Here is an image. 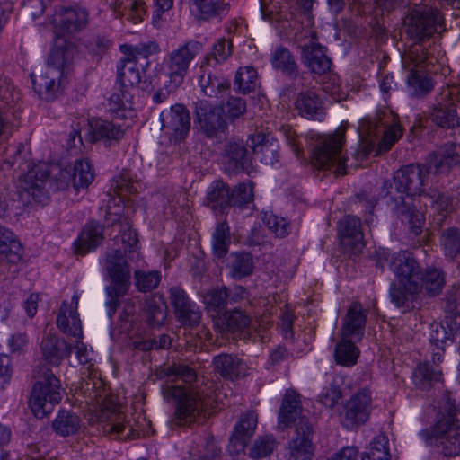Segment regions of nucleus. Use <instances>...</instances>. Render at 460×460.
Wrapping results in <instances>:
<instances>
[{
    "instance_id": "obj_47",
    "label": "nucleus",
    "mask_w": 460,
    "mask_h": 460,
    "mask_svg": "<svg viewBox=\"0 0 460 460\" xmlns=\"http://www.w3.org/2000/svg\"><path fill=\"white\" fill-rule=\"evenodd\" d=\"M228 267L230 276L239 280L252 274L254 263L249 252H234L230 256Z\"/></svg>"
},
{
    "instance_id": "obj_35",
    "label": "nucleus",
    "mask_w": 460,
    "mask_h": 460,
    "mask_svg": "<svg viewBox=\"0 0 460 460\" xmlns=\"http://www.w3.org/2000/svg\"><path fill=\"white\" fill-rule=\"evenodd\" d=\"M295 108L302 117L309 119L323 120L325 115L322 100L311 90L298 93Z\"/></svg>"
},
{
    "instance_id": "obj_18",
    "label": "nucleus",
    "mask_w": 460,
    "mask_h": 460,
    "mask_svg": "<svg viewBox=\"0 0 460 460\" xmlns=\"http://www.w3.org/2000/svg\"><path fill=\"white\" fill-rule=\"evenodd\" d=\"M222 163L229 173H250L252 169V155L243 141H229L225 145Z\"/></svg>"
},
{
    "instance_id": "obj_62",
    "label": "nucleus",
    "mask_w": 460,
    "mask_h": 460,
    "mask_svg": "<svg viewBox=\"0 0 460 460\" xmlns=\"http://www.w3.org/2000/svg\"><path fill=\"white\" fill-rule=\"evenodd\" d=\"M192 2L199 13L200 18L204 20L220 16L226 9V4L223 0H192Z\"/></svg>"
},
{
    "instance_id": "obj_7",
    "label": "nucleus",
    "mask_w": 460,
    "mask_h": 460,
    "mask_svg": "<svg viewBox=\"0 0 460 460\" xmlns=\"http://www.w3.org/2000/svg\"><path fill=\"white\" fill-rule=\"evenodd\" d=\"M345 128H338L333 134L319 137L311 157L312 164L319 169L333 170L336 174L346 173L347 158L343 154Z\"/></svg>"
},
{
    "instance_id": "obj_32",
    "label": "nucleus",
    "mask_w": 460,
    "mask_h": 460,
    "mask_svg": "<svg viewBox=\"0 0 460 460\" xmlns=\"http://www.w3.org/2000/svg\"><path fill=\"white\" fill-rule=\"evenodd\" d=\"M61 76L62 73L59 70L48 67H46L45 72L31 75L34 91L41 99L46 101L54 100L59 89V79Z\"/></svg>"
},
{
    "instance_id": "obj_49",
    "label": "nucleus",
    "mask_w": 460,
    "mask_h": 460,
    "mask_svg": "<svg viewBox=\"0 0 460 460\" xmlns=\"http://www.w3.org/2000/svg\"><path fill=\"white\" fill-rule=\"evenodd\" d=\"M160 377L167 378L171 382L181 380L191 384L197 379L195 369L184 363H172L161 367Z\"/></svg>"
},
{
    "instance_id": "obj_30",
    "label": "nucleus",
    "mask_w": 460,
    "mask_h": 460,
    "mask_svg": "<svg viewBox=\"0 0 460 460\" xmlns=\"http://www.w3.org/2000/svg\"><path fill=\"white\" fill-rule=\"evenodd\" d=\"M75 54L76 49L72 42L57 37L47 61V67L59 70L63 75L65 69L72 64Z\"/></svg>"
},
{
    "instance_id": "obj_45",
    "label": "nucleus",
    "mask_w": 460,
    "mask_h": 460,
    "mask_svg": "<svg viewBox=\"0 0 460 460\" xmlns=\"http://www.w3.org/2000/svg\"><path fill=\"white\" fill-rule=\"evenodd\" d=\"M90 128L93 141L105 139L118 142L124 137V131L120 126L111 121L98 119L91 122Z\"/></svg>"
},
{
    "instance_id": "obj_38",
    "label": "nucleus",
    "mask_w": 460,
    "mask_h": 460,
    "mask_svg": "<svg viewBox=\"0 0 460 460\" xmlns=\"http://www.w3.org/2000/svg\"><path fill=\"white\" fill-rule=\"evenodd\" d=\"M446 284L444 272L437 268H427L420 270V278L417 280L419 288L416 296L424 291L429 296H438Z\"/></svg>"
},
{
    "instance_id": "obj_34",
    "label": "nucleus",
    "mask_w": 460,
    "mask_h": 460,
    "mask_svg": "<svg viewBox=\"0 0 460 460\" xmlns=\"http://www.w3.org/2000/svg\"><path fill=\"white\" fill-rule=\"evenodd\" d=\"M366 322L367 312L361 304L353 302L343 319L341 335L360 340L364 333Z\"/></svg>"
},
{
    "instance_id": "obj_50",
    "label": "nucleus",
    "mask_w": 460,
    "mask_h": 460,
    "mask_svg": "<svg viewBox=\"0 0 460 460\" xmlns=\"http://www.w3.org/2000/svg\"><path fill=\"white\" fill-rule=\"evenodd\" d=\"M230 243L231 234L228 223L226 221L217 223L212 234L213 254L219 259L225 257L228 252Z\"/></svg>"
},
{
    "instance_id": "obj_39",
    "label": "nucleus",
    "mask_w": 460,
    "mask_h": 460,
    "mask_svg": "<svg viewBox=\"0 0 460 460\" xmlns=\"http://www.w3.org/2000/svg\"><path fill=\"white\" fill-rule=\"evenodd\" d=\"M103 239L102 226L95 222L88 223L77 241L75 243V252L76 254L84 255L88 252L95 249Z\"/></svg>"
},
{
    "instance_id": "obj_57",
    "label": "nucleus",
    "mask_w": 460,
    "mask_h": 460,
    "mask_svg": "<svg viewBox=\"0 0 460 460\" xmlns=\"http://www.w3.org/2000/svg\"><path fill=\"white\" fill-rule=\"evenodd\" d=\"M440 243L445 254L451 259L460 257V230L450 227L441 233Z\"/></svg>"
},
{
    "instance_id": "obj_16",
    "label": "nucleus",
    "mask_w": 460,
    "mask_h": 460,
    "mask_svg": "<svg viewBox=\"0 0 460 460\" xmlns=\"http://www.w3.org/2000/svg\"><path fill=\"white\" fill-rule=\"evenodd\" d=\"M19 167L22 171L25 168L29 169L25 174L20 176V189L31 196L35 201L43 202L47 198L44 185L49 176V165L39 163L30 168V164L20 163Z\"/></svg>"
},
{
    "instance_id": "obj_42",
    "label": "nucleus",
    "mask_w": 460,
    "mask_h": 460,
    "mask_svg": "<svg viewBox=\"0 0 460 460\" xmlns=\"http://www.w3.org/2000/svg\"><path fill=\"white\" fill-rule=\"evenodd\" d=\"M121 66L118 68V83L121 88L129 89L141 82V72L136 60L129 57L121 59Z\"/></svg>"
},
{
    "instance_id": "obj_25",
    "label": "nucleus",
    "mask_w": 460,
    "mask_h": 460,
    "mask_svg": "<svg viewBox=\"0 0 460 460\" xmlns=\"http://www.w3.org/2000/svg\"><path fill=\"white\" fill-rule=\"evenodd\" d=\"M446 324L433 323L430 324L429 341L434 349H432V360L441 362L445 347L453 342L455 333L460 329L456 327L455 321L447 315Z\"/></svg>"
},
{
    "instance_id": "obj_52",
    "label": "nucleus",
    "mask_w": 460,
    "mask_h": 460,
    "mask_svg": "<svg viewBox=\"0 0 460 460\" xmlns=\"http://www.w3.org/2000/svg\"><path fill=\"white\" fill-rule=\"evenodd\" d=\"M232 53V42L225 38H221L213 45L211 51L204 57L200 63L201 67L205 66L215 67L226 62Z\"/></svg>"
},
{
    "instance_id": "obj_28",
    "label": "nucleus",
    "mask_w": 460,
    "mask_h": 460,
    "mask_svg": "<svg viewBox=\"0 0 460 460\" xmlns=\"http://www.w3.org/2000/svg\"><path fill=\"white\" fill-rule=\"evenodd\" d=\"M433 63V57L421 65H409L403 67L410 71L407 77L408 87L410 93L415 97H420L430 93L434 87L432 78L425 73L422 69L428 67Z\"/></svg>"
},
{
    "instance_id": "obj_12",
    "label": "nucleus",
    "mask_w": 460,
    "mask_h": 460,
    "mask_svg": "<svg viewBox=\"0 0 460 460\" xmlns=\"http://www.w3.org/2000/svg\"><path fill=\"white\" fill-rule=\"evenodd\" d=\"M162 130L168 136L171 142L181 143L188 136L190 128L189 110L182 104H174L164 110L160 114Z\"/></svg>"
},
{
    "instance_id": "obj_1",
    "label": "nucleus",
    "mask_w": 460,
    "mask_h": 460,
    "mask_svg": "<svg viewBox=\"0 0 460 460\" xmlns=\"http://www.w3.org/2000/svg\"><path fill=\"white\" fill-rule=\"evenodd\" d=\"M441 22L440 13L431 6H418L411 11L404 28L406 39L411 41L402 56L404 66H423L433 57L430 49L435 43L434 34Z\"/></svg>"
},
{
    "instance_id": "obj_64",
    "label": "nucleus",
    "mask_w": 460,
    "mask_h": 460,
    "mask_svg": "<svg viewBox=\"0 0 460 460\" xmlns=\"http://www.w3.org/2000/svg\"><path fill=\"white\" fill-rule=\"evenodd\" d=\"M257 71L252 66H244L238 69L234 78V87L243 93H250L255 88Z\"/></svg>"
},
{
    "instance_id": "obj_63",
    "label": "nucleus",
    "mask_w": 460,
    "mask_h": 460,
    "mask_svg": "<svg viewBox=\"0 0 460 460\" xmlns=\"http://www.w3.org/2000/svg\"><path fill=\"white\" fill-rule=\"evenodd\" d=\"M445 311L455 321L456 327L460 328V286L454 285L444 297Z\"/></svg>"
},
{
    "instance_id": "obj_51",
    "label": "nucleus",
    "mask_w": 460,
    "mask_h": 460,
    "mask_svg": "<svg viewBox=\"0 0 460 460\" xmlns=\"http://www.w3.org/2000/svg\"><path fill=\"white\" fill-rule=\"evenodd\" d=\"M213 364L217 372L229 379L238 377L243 366V362L236 356L230 354H221L215 357Z\"/></svg>"
},
{
    "instance_id": "obj_8",
    "label": "nucleus",
    "mask_w": 460,
    "mask_h": 460,
    "mask_svg": "<svg viewBox=\"0 0 460 460\" xmlns=\"http://www.w3.org/2000/svg\"><path fill=\"white\" fill-rule=\"evenodd\" d=\"M105 270L109 274L111 283L106 288L108 299V315L113 316L120 305V298L128 291L130 287V268L124 258L122 252L114 249L107 253Z\"/></svg>"
},
{
    "instance_id": "obj_60",
    "label": "nucleus",
    "mask_w": 460,
    "mask_h": 460,
    "mask_svg": "<svg viewBox=\"0 0 460 460\" xmlns=\"http://www.w3.org/2000/svg\"><path fill=\"white\" fill-rule=\"evenodd\" d=\"M203 302L208 311L219 314L228 304L227 288L217 287L209 289L203 296Z\"/></svg>"
},
{
    "instance_id": "obj_17",
    "label": "nucleus",
    "mask_w": 460,
    "mask_h": 460,
    "mask_svg": "<svg viewBox=\"0 0 460 460\" xmlns=\"http://www.w3.org/2000/svg\"><path fill=\"white\" fill-rule=\"evenodd\" d=\"M429 172L432 170L427 164H410L398 170L395 174L394 188H400L405 191L406 196L413 197L423 195V187Z\"/></svg>"
},
{
    "instance_id": "obj_29",
    "label": "nucleus",
    "mask_w": 460,
    "mask_h": 460,
    "mask_svg": "<svg viewBox=\"0 0 460 460\" xmlns=\"http://www.w3.org/2000/svg\"><path fill=\"white\" fill-rule=\"evenodd\" d=\"M199 84L205 95L209 98L223 99L230 89V83L223 76H218L212 66H199Z\"/></svg>"
},
{
    "instance_id": "obj_2",
    "label": "nucleus",
    "mask_w": 460,
    "mask_h": 460,
    "mask_svg": "<svg viewBox=\"0 0 460 460\" xmlns=\"http://www.w3.org/2000/svg\"><path fill=\"white\" fill-rule=\"evenodd\" d=\"M388 265L397 278V281L390 285L391 302L403 311L411 310L419 288L417 280L420 278L421 267L416 258L406 251L393 253Z\"/></svg>"
},
{
    "instance_id": "obj_15",
    "label": "nucleus",
    "mask_w": 460,
    "mask_h": 460,
    "mask_svg": "<svg viewBox=\"0 0 460 460\" xmlns=\"http://www.w3.org/2000/svg\"><path fill=\"white\" fill-rule=\"evenodd\" d=\"M88 21V13L81 7L60 8L52 16L50 22L53 25L57 37L73 35L84 29Z\"/></svg>"
},
{
    "instance_id": "obj_23",
    "label": "nucleus",
    "mask_w": 460,
    "mask_h": 460,
    "mask_svg": "<svg viewBox=\"0 0 460 460\" xmlns=\"http://www.w3.org/2000/svg\"><path fill=\"white\" fill-rule=\"evenodd\" d=\"M370 401L371 396L367 390L354 394L345 405L343 425L348 429H353L365 423L370 412Z\"/></svg>"
},
{
    "instance_id": "obj_43",
    "label": "nucleus",
    "mask_w": 460,
    "mask_h": 460,
    "mask_svg": "<svg viewBox=\"0 0 460 460\" xmlns=\"http://www.w3.org/2000/svg\"><path fill=\"white\" fill-rule=\"evenodd\" d=\"M301 409L299 395L294 390H288L283 398L279 414V425L283 428L295 421Z\"/></svg>"
},
{
    "instance_id": "obj_24",
    "label": "nucleus",
    "mask_w": 460,
    "mask_h": 460,
    "mask_svg": "<svg viewBox=\"0 0 460 460\" xmlns=\"http://www.w3.org/2000/svg\"><path fill=\"white\" fill-rule=\"evenodd\" d=\"M460 164V144L446 143L431 153L427 164L433 173H446L452 166Z\"/></svg>"
},
{
    "instance_id": "obj_22",
    "label": "nucleus",
    "mask_w": 460,
    "mask_h": 460,
    "mask_svg": "<svg viewBox=\"0 0 460 460\" xmlns=\"http://www.w3.org/2000/svg\"><path fill=\"white\" fill-rule=\"evenodd\" d=\"M451 94L449 89L444 90L430 112L431 120L441 128L460 127V116L457 113L456 105L451 99Z\"/></svg>"
},
{
    "instance_id": "obj_11",
    "label": "nucleus",
    "mask_w": 460,
    "mask_h": 460,
    "mask_svg": "<svg viewBox=\"0 0 460 460\" xmlns=\"http://www.w3.org/2000/svg\"><path fill=\"white\" fill-rule=\"evenodd\" d=\"M295 42L301 49L302 63L312 73L325 75L331 71L332 60L326 54V48L316 42V34L312 29L296 32Z\"/></svg>"
},
{
    "instance_id": "obj_20",
    "label": "nucleus",
    "mask_w": 460,
    "mask_h": 460,
    "mask_svg": "<svg viewBox=\"0 0 460 460\" xmlns=\"http://www.w3.org/2000/svg\"><path fill=\"white\" fill-rule=\"evenodd\" d=\"M196 119L201 130L208 137H214L226 128V122L222 110L213 106L207 101H199L195 103Z\"/></svg>"
},
{
    "instance_id": "obj_19",
    "label": "nucleus",
    "mask_w": 460,
    "mask_h": 460,
    "mask_svg": "<svg viewBox=\"0 0 460 460\" xmlns=\"http://www.w3.org/2000/svg\"><path fill=\"white\" fill-rule=\"evenodd\" d=\"M313 430L308 420L300 418L296 428V434L288 444V460H313Z\"/></svg>"
},
{
    "instance_id": "obj_21",
    "label": "nucleus",
    "mask_w": 460,
    "mask_h": 460,
    "mask_svg": "<svg viewBox=\"0 0 460 460\" xmlns=\"http://www.w3.org/2000/svg\"><path fill=\"white\" fill-rule=\"evenodd\" d=\"M78 302L79 296L77 293L74 294L70 304L63 301L58 309L56 323L58 330L66 336L81 340L83 338V330L77 313Z\"/></svg>"
},
{
    "instance_id": "obj_14",
    "label": "nucleus",
    "mask_w": 460,
    "mask_h": 460,
    "mask_svg": "<svg viewBox=\"0 0 460 460\" xmlns=\"http://www.w3.org/2000/svg\"><path fill=\"white\" fill-rule=\"evenodd\" d=\"M341 248L344 253L358 255L365 247L361 220L356 216H344L338 225Z\"/></svg>"
},
{
    "instance_id": "obj_3",
    "label": "nucleus",
    "mask_w": 460,
    "mask_h": 460,
    "mask_svg": "<svg viewBox=\"0 0 460 460\" xmlns=\"http://www.w3.org/2000/svg\"><path fill=\"white\" fill-rule=\"evenodd\" d=\"M438 420L432 429V438L445 456L460 455V405L450 394L439 402Z\"/></svg>"
},
{
    "instance_id": "obj_4",
    "label": "nucleus",
    "mask_w": 460,
    "mask_h": 460,
    "mask_svg": "<svg viewBox=\"0 0 460 460\" xmlns=\"http://www.w3.org/2000/svg\"><path fill=\"white\" fill-rule=\"evenodd\" d=\"M163 395L175 402V411L170 421L172 428L192 424L210 402L204 389L197 385H166L163 387Z\"/></svg>"
},
{
    "instance_id": "obj_48",
    "label": "nucleus",
    "mask_w": 460,
    "mask_h": 460,
    "mask_svg": "<svg viewBox=\"0 0 460 460\" xmlns=\"http://www.w3.org/2000/svg\"><path fill=\"white\" fill-rule=\"evenodd\" d=\"M57 434L66 437L77 433L81 428L79 416L72 411L62 410L52 422Z\"/></svg>"
},
{
    "instance_id": "obj_59",
    "label": "nucleus",
    "mask_w": 460,
    "mask_h": 460,
    "mask_svg": "<svg viewBox=\"0 0 460 460\" xmlns=\"http://www.w3.org/2000/svg\"><path fill=\"white\" fill-rule=\"evenodd\" d=\"M119 7L121 15L135 24L140 22L146 13V3L142 0H119Z\"/></svg>"
},
{
    "instance_id": "obj_46",
    "label": "nucleus",
    "mask_w": 460,
    "mask_h": 460,
    "mask_svg": "<svg viewBox=\"0 0 460 460\" xmlns=\"http://www.w3.org/2000/svg\"><path fill=\"white\" fill-rule=\"evenodd\" d=\"M136 320L137 315L135 304L131 300H128L124 303L123 310L118 322L111 330V338L116 339L119 335L123 333L130 335Z\"/></svg>"
},
{
    "instance_id": "obj_37",
    "label": "nucleus",
    "mask_w": 460,
    "mask_h": 460,
    "mask_svg": "<svg viewBox=\"0 0 460 460\" xmlns=\"http://www.w3.org/2000/svg\"><path fill=\"white\" fill-rule=\"evenodd\" d=\"M439 361L437 358L432 364L429 361H425L419 364L412 373V380L415 386L420 390H429L437 382H439L442 377V371L438 367Z\"/></svg>"
},
{
    "instance_id": "obj_26",
    "label": "nucleus",
    "mask_w": 460,
    "mask_h": 460,
    "mask_svg": "<svg viewBox=\"0 0 460 460\" xmlns=\"http://www.w3.org/2000/svg\"><path fill=\"white\" fill-rule=\"evenodd\" d=\"M248 141L252 153L261 163L273 165L279 161V146L270 134L256 132L250 135Z\"/></svg>"
},
{
    "instance_id": "obj_58",
    "label": "nucleus",
    "mask_w": 460,
    "mask_h": 460,
    "mask_svg": "<svg viewBox=\"0 0 460 460\" xmlns=\"http://www.w3.org/2000/svg\"><path fill=\"white\" fill-rule=\"evenodd\" d=\"M131 94L128 89L119 87H115L113 93L107 100V107L109 111L117 115L118 117H125L124 111L128 108L127 105L129 104V99Z\"/></svg>"
},
{
    "instance_id": "obj_61",
    "label": "nucleus",
    "mask_w": 460,
    "mask_h": 460,
    "mask_svg": "<svg viewBox=\"0 0 460 460\" xmlns=\"http://www.w3.org/2000/svg\"><path fill=\"white\" fill-rule=\"evenodd\" d=\"M122 49L128 57L136 60L137 62L142 58L145 61V66L148 65L147 58L153 54H156L160 51L159 45L155 41H147L140 43L135 47L132 46H122Z\"/></svg>"
},
{
    "instance_id": "obj_44",
    "label": "nucleus",
    "mask_w": 460,
    "mask_h": 460,
    "mask_svg": "<svg viewBox=\"0 0 460 460\" xmlns=\"http://www.w3.org/2000/svg\"><path fill=\"white\" fill-rule=\"evenodd\" d=\"M257 426V415L254 411H247L242 415L232 435V440L243 448L253 435Z\"/></svg>"
},
{
    "instance_id": "obj_33",
    "label": "nucleus",
    "mask_w": 460,
    "mask_h": 460,
    "mask_svg": "<svg viewBox=\"0 0 460 460\" xmlns=\"http://www.w3.org/2000/svg\"><path fill=\"white\" fill-rule=\"evenodd\" d=\"M60 177L64 181L62 187L67 186L69 181L75 190L87 188L94 179L93 171L90 162L86 159L75 161L72 169L61 171Z\"/></svg>"
},
{
    "instance_id": "obj_9",
    "label": "nucleus",
    "mask_w": 460,
    "mask_h": 460,
    "mask_svg": "<svg viewBox=\"0 0 460 460\" xmlns=\"http://www.w3.org/2000/svg\"><path fill=\"white\" fill-rule=\"evenodd\" d=\"M202 49V42L189 40L166 55L163 70L172 89H177L183 83L191 63Z\"/></svg>"
},
{
    "instance_id": "obj_31",
    "label": "nucleus",
    "mask_w": 460,
    "mask_h": 460,
    "mask_svg": "<svg viewBox=\"0 0 460 460\" xmlns=\"http://www.w3.org/2000/svg\"><path fill=\"white\" fill-rule=\"evenodd\" d=\"M106 221L111 226V231L114 234V239L120 240L124 246L125 253L134 252V248L137 244V234L131 229V222L128 217L120 216L118 214L111 215L108 213Z\"/></svg>"
},
{
    "instance_id": "obj_5",
    "label": "nucleus",
    "mask_w": 460,
    "mask_h": 460,
    "mask_svg": "<svg viewBox=\"0 0 460 460\" xmlns=\"http://www.w3.org/2000/svg\"><path fill=\"white\" fill-rule=\"evenodd\" d=\"M358 133L368 146L381 137L378 147L385 152L402 137V129L394 112L384 108L377 110L373 117L364 118L359 122Z\"/></svg>"
},
{
    "instance_id": "obj_56",
    "label": "nucleus",
    "mask_w": 460,
    "mask_h": 460,
    "mask_svg": "<svg viewBox=\"0 0 460 460\" xmlns=\"http://www.w3.org/2000/svg\"><path fill=\"white\" fill-rule=\"evenodd\" d=\"M277 447V441L273 435L258 437L249 449V456L254 460H260L271 455Z\"/></svg>"
},
{
    "instance_id": "obj_55",
    "label": "nucleus",
    "mask_w": 460,
    "mask_h": 460,
    "mask_svg": "<svg viewBox=\"0 0 460 460\" xmlns=\"http://www.w3.org/2000/svg\"><path fill=\"white\" fill-rule=\"evenodd\" d=\"M391 457L389 439L384 434L376 436L362 455V460H391Z\"/></svg>"
},
{
    "instance_id": "obj_6",
    "label": "nucleus",
    "mask_w": 460,
    "mask_h": 460,
    "mask_svg": "<svg viewBox=\"0 0 460 460\" xmlns=\"http://www.w3.org/2000/svg\"><path fill=\"white\" fill-rule=\"evenodd\" d=\"M37 379L31 394L30 404L35 416L43 418L50 413L62 399L59 379L46 366L34 370Z\"/></svg>"
},
{
    "instance_id": "obj_13",
    "label": "nucleus",
    "mask_w": 460,
    "mask_h": 460,
    "mask_svg": "<svg viewBox=\"0 0 460 460\" xmlns=\"http://www.w3.org/2000/svg\"><path fill=\"white\" fill-rule=\"evenodd\" d=\"M169 300L176 320L182 326L195 328L199 325L202 318L199 306L188 296L182 288L179 287L171 288Z\"/></svg>"
},
{
    "instance_id": "obj_40",
    "label": "nucleus",
    "mask_w": 460,
    "mask_h": 460,
    "mask_svg": "<svg viewBox=\"0 0 460 460\" xmlns=\"http://www.w3.org/2000/svg\"><path fill=\"white\" fill-rule=\"evenodd\" d=\"M22 259V245L13 233L0 226V260L16 263Z\"/></svg>"
},
{
    "instance_id": "obj_54",
    "label": "nucleus",
    "mask_w": 460,
    "mask_h": 460,
    "mask_svg": "<svg viewBox=\"0 0 460 460\" xmlns=\"http://www.w3.org/2000/svg\"><path fill=\"white\" fill-rule=\"evenodd\" d=\"M272 66L289 77L298 75V67L291 52L284 47L278 48L271 57Z\"/></svg>"
},
{
    "instance_id": "obj_41",
    "label": "nucleus",
    "mask_w": 460,
    "mask_h": 460,
    "mask_svg": "<svg viewBox=\"0 0 460 460\" xmlns=\"http://www.w3.org/2000/svg\"><path fill=\"white\" fill-rule=\"evenodd\" d=\"M352 338L341 335V340L336 344L334 358L338 365L351 367L357 363L360 351L351 341Z\"/></svg>"
},
{
    "instance_id": "obj_36",
    "label": "nucleus",
    "mask_w": 460,
    "mask_h": 460,
    "mask_svg": "<svg viewBox=\"0 0 460 460\" xmlns=\"http://www.w3.org/2000/svg\"><path fill=\"white\" fill-rule=\"evenodd\" d=\"M260 4L264 20L279 24L283 30L290 26L289 19L293 14L288 12V4L285 0H260Z\"/></svg>"
},
{
    "instance_id": "obj_10",
    "label": "nucleus",
    "mask_w": 460,
    "mask_h": 460,
    "mask_svg": "<svg viewBox=\"0 0 460 460\" xmlns=\"http://www.w3.org/2000/svg\"><path fill=\"white\" fill-rule=\"evenodd\" d=\"M253 199V188L251 183H240L230 190L222 181H216L207 191V205L213 210L227 207L243 208Z\"/></svg>"
},
{
    "instance_id": "obj_53",
    "label": "nucleus",
    "mask_w": 460,
    "mask_h": 460,
    "mask_svg": "<svg viewBox=\"0 0 460 460\" xmlns=\"http://www.w3.org/2000/svg\"><path fill=\"white\" fill-rule=\"evenodd\" d=\"M144 311L146 321L152 327L162 325L166 320L167 306L162 296H154L147 299Z\"/></svg>"
},
{
    "instance_id": "obj_27",
    "label": "nucleus",
    "mask_w": 460,
    "mask_h": 460,
    "mask_svg": "<svg viewBox=\"0 0 460 460\" xmlns=\"http://www.w3.org/2000/svg\"><path fill=\"white\" fill-rule=\"evenodd\" d=\"M40 349L43 359L51 366H58L72 352V346L56 334H47L41 341Z\"/></svg>"
}]
</instances>
